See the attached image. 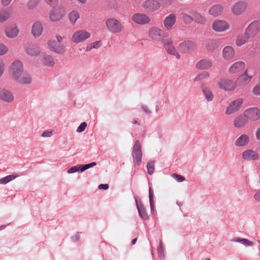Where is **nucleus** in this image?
<instances>
[{"label": "nucleus", "instance_id": "2eb2a0df", "mask_svg": "<svg viewBox=\"0 0 260 260\" xmlns=\"http://www.w3.org/2000/svg\"><path fill=\"white\" fill-rule=\"evenodd\" d=\"M134 198L136 202L137 208L140 216L143 220H147L148 219V216L141 200H139L138 198L135 196L134 197Z\"/></svg>", "mask_w": 260, "mask_h": 260}, {"label": "nucleus", "instance_id": "4d7b16f0", "mask_svg": "<svg viewBox=\"0 0 260 260\" xmlns=\"http://www.w3.org/2000/svg\"><path fill=\"white\" fill-rule=\"evenodd\" d=\"M93 47L95 49H98L102 46V42L101 41H96L92 43Z\"/></svg>", "mask_w": 260, "mask_h": 260}, {"label": "nucleus", "instance_id": "7c9ffc66", "mask_svg": "<svg viewBox=\"0 0 260 260\" xmlns=\"http://www.w3.org/2000/svg\"><path fill=\"white\" fill-rule=\"evenodd\" d=\"M223 8L221 5L216 4L213 5L209 10V13L214 16H218L220 15L222 12Z\"/></svg>", "mask_w": 260, "mask_h": 260}, {"label": "nucleus", "instance_id": "49530a36", "mask_svg": "<svg viewBox=\"0 0 260 260\" xmlns=\"http://www.w3.org/2000/svg\"><path fill=\"white\" fill-rule=\"evenodd\" d=\"M87 126V123L85 122H82L78 126L77 129L78 133H81L83 132Z\"/></svg>", "mask_w": 260, "mask_h": 260}, {"label": "nucleus", "instance_id": "603ef678", "mask_svg": "<svg viewBox=\"0 0 260 260\" xmlns=\"http://www.w3.org/2000/svg\"><path fill=\"white\" fill-rule=\"evenodd\" d=\"M173 176L174 177L175 179L178 182H181L185 180L184 177L180 175H177L175 174H173Z\"/></svg>", "mask_w": 260, "mask_h": 260}, {"label": "nucleus", "instance_id": "e2e57ef3", "mask_svg": "<svg viewBox=\"0 0 260 260\" xmlns=\"http://www.w3.org/2000/svg\"><path fill=\"white\" fill-rule=\"evenodd\" d=\"M254 199L260 202V191L256 192L254 195Z\"/></svg>", "mask_w": 260, "mask_h": 260}, {"label": "nucleus", "instance_id": "de8ad7c7", "mask_svg": "<svg viewBox=\"0 0 260 260\" xmlns=\"http://www.w3.org/2000/svg\"><path fill=\"white\" fill-rule=\"evenodd\" d=\"M242 244L245 245V246H252L253 245V243L252 242L248 240L247 239L243 238L241 240V243Z\"/></svg>", "mask_w": 260, "mask_h": 260}, {"label": "nucleus", "instance_id": "b1692460", "mask_svg": "<svg viewBox=\"0 0 260 260\" xmlns=\"http://www.w3.org/2000/svg\"><path fill=\"white\" fill-rule=\"evenodd\" d=\"M245 68V63L240 61L234 63L229 69V72L231 74H234L242 71Z\"/></svg>", "mask_w": 260, "mask_h": 260}, {"label": "nucleus", "instance_id": "8fccbe9b", "mask_svg": "<svg viewBox=\"0 0 260 260\" xmlns=\"http://www.w3.org/2000/svg\"><path fill=\"white\" fill-rule=\"evenodd\" d=\"M45 1L51 7L56 6L58 3V0H46Z\"/></svg>", "mask_w": 260, "mask_h": 260}, {"label": "nucleus", "instance_id": "5701e85b", "mask_svg": "<svg viewBox=\"0 0 260 260\" xmlns=\"http://www.w3.org/2000/svg\"><path fill=\"white\" fill-rule=\"evenodd\" d=\"M248 120L244 113L234 119V125L238 128L243 127L248 122Z\"/></svg>", "mask_w": 260, "mask_h": 260}, {"label": "nucleus", "instance_id": "864d4df0", "mask_svg": "<svg viewBox=\"0 0 260 260\" xmlns=\"http://www.w3.org/2000/svg\"><path fill=\"white\" fill-rule=\"evenodd\" d=\"M161 4L165 6L170 5L173 4L175 0H159Z\"/></svg>", "mask_w": 260, "mask_h": 260}, {"label": "nucleus", "instance_id": "f3484780", "mask_svg": "<svg viewBox=\"0 0 260 260\" xmlns=\"http://www.w3.org/2000/svg\"><path fill=\"white\" fill-rule=\"evenodd\" d=\"M144 9L149 12H153L159 9V3L155 0H147L143 4Z\"/></svg>", "mask_w": 260, "mask_h": 260}, {"label": "nucleus", "instance_id": "39448f33", "mask_svg": "<svg viewBox=\"0 0 260 260\" xmlns=\"http://www.w3.org/2000/svg\"><path fill=\"white\" fill-rule=\"evenodd\" d=\"M90 37L89 32L84 30H80L73 34L71 40L73 42L77 44L84 42Z\"/></svg>", "mask_w": 260, "mask_h": 260}, {"label": "nucleus", "instance_id": "6ab92c4d", "mask_svg": "<svg viewBox=\"0 0 260 260\" xmlns=\"http://www.w3.org/2000/svg\"><path fill=\"white\" fill-rule=\"evenodd\" d=\"M212 28L216 31L221 32L229 29V25L225 21L217 20L213 23Z\"/></svg>", "mask_w": 260, "mask_h": 260}, {"label": "nucleus", "instance_id": "f257e3e1", "mask_svg": "<svg viewBox=\"0 0 260 260\" xmlns=\"http://www.w3.org/2000/svg\"><path fill=\"white\" fill-rule=\"evenodd\" d=\"M132 157L135 166H139L142 162V146L139 140L135 142L133 147Z\"/></svg>", "mask_w": 260, "mask_h": 260}, {"label": "nucleus", "instance_id": "69168bd1", "mask_svg": "<svg viewBox=\"0 0 260 260\" xmlns=\"http://www.w3.org/2000/svg\"><path fill=\"white\" fill-rule=\"evenodd\" d=\"M72 239L74 242L78 241L79 239V233H77L75 236H73L72 237Z\"/></svg>", "mask_w": 260, "mask_h": 260}, {"label": "nucleus", "instance_id": "0eeeda50", "mask_svg": "<svg viewBox=\"0 0 260 260\" xmlns=\"http://www.w3.org/2000/svg\"><path fill=\"white\" fill-rule=\"evenodd\" d=\"M66 14L64 9L57 7L51 10L49 13V18L52 21L56 22L61 20Z\"/></svg>", "mask_w": 260, "mask_h": 260}, {"label": "nucleus", "instance_id": "58836bf2", "mask_svg": "<svg viewBox=\"0 0 260 260\" xmlns=\"http://www.w3.org/2000/svg\"><path fill=\"white\" fill-rule=\"evenodd\" d=\"M11 14L8 10H3L0 12V22L3 23L7 20L10 17Z\"/></svg>", "mask_w": 260, "mask_h": 260}, {"label": "nucleus", "instance_id": "7ed1b4c3", "mask_svg": "<svg viewBox=\"0 0 260 260\" xmlns=\"http://www.w3.org/2000/svg\"><path fill=\"white\" fill-rule=\"evenodd\" d=\"M168 33L157 27L149 29V36L153 40L162 42L165 38L168 37Z\"/></svg>", "mask_w": 260, "mask_h": 260}, {"label": "nucleus", "instance_id": "bf43d9fd", "mask_svg": "<svg viewBox=\"0 0 260 260\" xmlns=\"http://www.w3.org/2000/svg\"><path fill=\"white\" fill-rule=\"evenodd\" d=\"M43 137H50L52 136V132L46 131L42 134Z\"/></svg>", "mask_w": 260, "mask_h": 260}, {"label": "nucleus", "instance_id": "79ce46f5", "mask_svg": "<svg viewBox=\"0 0 260 260\" xmlns=\"http://www.w3.org/2000/svg\"><path fill=\"white\" fill-rule=\"evenodd\" d=\"M149 199L151 212H152L154 211V193L150 187L149 189Z\"/></svg>", "mask_w": 260, "mask_h": 260}, {"label": "nucleus", "instance_id": "37998d69", "mask_svg": "<svg viewBox=\"0 0 260 260\" xmlns=\"http://www.w3.org/2000/svg\"><path fill=\"white\" fill-rule=\"evenodd\" d=\"M209 73L208 72H203L201 74L198 75L194 79V81H199L204 79L207 78L209 77Z\"/></svg>", "mask_w": 260, "mask_h": 260}, {"label": "nucleus", "instance_id": "bb28decb", "mask_svg": "<svg viewBox=\"0 0 260 260\" xmlns=\"http://www.w3.org/2000/svg\"><path fill=\"white\" fill-rule=\"evenodd\" d=\"M212 66L211 60L204 59L198 61L196 64V68L200 70H207Z\"/></svg>", "mask_w": 260, "mask_h": 260}, {"label": "nucleus", "instance_id": "4c0bfd02", "mask_svg": "<svg viewBox=\"0 0 260 260\" xmlns=\"http://www.w3.org/2000/svg\"><path fill=\"white\" fill-rule=\"evenodd\" d=\"M79 14L76 11H73L71 12L69 14L70 21L72 24H75L77 20L79 19Z\"/></svg>", "mask_w": 260, "mask_h": 260}, {"label": "nucleus", "instance_id": "680f3d73", "mask_svg": "<svg viewBox=\"0 0 260 260\" xmlns=\"http://www.w3.org/2000/svg\"><path fill=\"white\" fill-rule=\"evenodd\" d=\"M109 188V185L107 184H101L99 185L100 189L106 190Z\"/></svg>", "mask_w": 260, "mask_h": 260}, {"label": "nucleus", "instance_id": "72a5a7b5", "mask_svg": "<svg viewBox=\"0 0 260 260\" xmlns=\"http://www.w3.org/2000/svg\"><path fill=\"white\" fill-rule=\"evenodd\" d=\"M220 45V42L218 40H211L208 41L206 47L209 50L213 51L217 49Z\"/></svg>", "mask_w": 260, "mask_h": 260}, {"label": "nucleus", "instance_id": "0e129e2a", "mask_svg": "<svg viewBox=\"0 0 260 260\" xmlns=\"http://www.w3.org/2000/svg\"><path fill=\"white\" fill-rule=\"evenodd\" d=\"M255 137L257 140H260V127L256 131Z\"/></svg>", "mask_w": 260, "mask_h": 260}, {"label": "nucleus", "instance_id": "423d86ee", "mask_svg": "<svg viewBox=\"0 0 260 260\" xmlns=\"http://www.w3.org/2000/svg\"><path fill=\"white\" fill-rule=\"evenodd\" d=\"M106 24L109 30L113 33H118L122 30L121 23L115 19H108L106 22Z\"/></svg>", "mask_w": 260, "mask_h": 260}, {"label": "nucleus", "instance_id": "6e6d98bb", "mask_svg": "<svg viewBox=\"0 0 260 260\" xmlns=\"http://www.w3.org/2000/svg\"><path fill=\"white\" fill-rule=\"evenodd\" d=\"M96 163L95 162H92L91 163L85 164V165H83L84 166V168L86 170L90 168H92V167L96 166Z\"/></svg>", "mask_w": 260, "mask_h": 260}, {"label": "nucleus", "instance_id": "4be33fe9", "mask_svg": "<svg viewBox=\"0 0 260 260\" xmlns=\"http://www.w3.org/2000/svg\"><path fill=\"white\" fill-rule=\"evenodd\" d=\"M176 21V16L175 14H170L167 16L164 20L165 27L169 30L171 29L175 24Z\"/></svg>", "mask_w": 260, "mask_h": 260}, {"label": "nucleus", "instance_id": "3c124183", "mask_svg": "<svg viewBox=\"0 0 260 260\" xmlns=\"http://www.w3.org/2000/svg\"><path fill=\"white\" fill-rule=\"evenodd\" d=\"M78 171H79V169H78V166L77 165V166H73V167H71V168H70L67 171V172L69 174H72L74 173L77 172Z\"/></svg>", "mask_w": 260, "mask_h": 260}, {"label": "nucleus", "instance_id": "cd10ccee", "mask_svg": "<svg viewBox=\"0 0 260 260\" xmlns=\"http://www.w3.org/2000/svg\"><path fill=\"white\" fill-rule=\"evenodd\" d=\"M19 29L15 25H12L6 29V34L8 38H14L18 34Z\"/></svg>", "mask_w": 260, "mask_h": 260}, {"label": "nucleus", "instance_id": "c756f323", "mask_svg": "<svg viewBox=\"0 0 260 260\" xmlns=\"http://www.w3.org/2000/svg\"><path fill=\"white\" fill-rule=\"evenodd\" d=\"M43 65L49 67H52L55 64L54 60L51 55L44 54L41 59Z\"/></svg>", "mask_w": 260, "mask_h": 260}, {"label": "nucleus", "instance_id": "4468645a", "mask_svg": "<svg viewBox=\"0 0 260 260\" xmlns=\"http://www.w3.org/2000/svg\"><path fill=\"white\" fill-rule=\"evenodd\" d=\"M243 103L242 99H238L232 102L227 107L225 113L227 115H230L237 111L240 108Z\"/></svg>", "mask_w": 260, "mask_h": 260}, {"label": "nucleus", "instance_id": "052dcab7", "mask_svg": "<svg viewBox=\"0 0 260 260\" xmlns=\"http://www.w3.org/2000/svg\"><path fill=\"white\" fill-rule=\"evenodd\" d=\"M5 69L4 63L2 61H0V77L3 75Z\"/></svg>", "mask_w": 260, "mask_h": 260}, {"label": "nucleus", "instance_id": "412c9836", "mask_svg": "<svg viewBox=\"0 0 260 260\" xmlns=\"http://www.w3.org/2000/svg\"><path fill=\"white\" fill-rule=\"evenodd\" d=\"M252 75L248 74V70H246L243 74L241 75L237 79L236 83L237 86H242L247 84L251 80Z\"/></svg>", "mask_w": 260, "mask_h": 260}, {"label": "nucleus", "instance_id": "ea45409f", "mask_svg": "<svg viewBox=\"0 0 260 260\" xmlns=\"http://www.w3.org/2000/svg\"><path fill=\"white\" fill-rule=\"evenodd\" d=\"M181 18L186 24H189L193 22V16H191L185 13L181 14Z\"/></svg>", "mask_w": 260, "mask_h": 260}, {"label": "nucleus", "instance_id": "c85d7f7f", "mask_svg": "<svg viewBox=\"0 0 260 260\" xmlns=\"http://www.w3.org/2000/svg\"><path fill=\"white\" fill-rule=\"evenodd\" d=\"M27 54L31 56H36L40 53V50L37 45L29 44L25 49Z\"/></svg>", "mask_w": 260, "mask_h": 260}, {"label": "nucleus", "instance_id": "f03ea898", "mask_svg": "<svg viewBox=\"0 0 260 260\" xmlns=\"http://www.w3.org/2000/svg\"><path fill=\"white\" fill-rule=\"evenodd\" d=\"M9 73L15 80L18 79L23 73L22 63L18 60L14 61L10 67Z\"/></svg>", "mask_w": 260, "mask_h": 260}, {"label": "nucleus", "instance_id": "dca6fc26", "mask_svg": "<svg viewBox=\"0 0 260 260\" xmlns=\"http://www.w3.org/2000/svg\"><path fill=\"white\" fill-rule=\"evenodd\" d=\"M132 20L136 23L139 24H145L150 21V18L145 14L141 13H136L132 17Z\"/></svg>", "mask_w": 260, "mask_h": 260}, {"label": "nucleus", "instance_id": "9d476101", "mask_svg": "<svg viewBox=\"0 0 260 260\" xmlns=\"http://www.w3.org/2000/svg\"><path fill=\"white\" fill-rule=\"evenodd\" d=\"M260 30V21H254L249 25L246 29V35L252 37L256 35Z\"/></svg>", "mask_w": 260, "mask_h": 260}, {"label": "nucleus", "instance_id": "ddd939ff", "mask_svg": "<svg viewBox=\"0 0 260 260\" xmlns=\"http://www.w3.org/2000/svg\"><path fill=\"white\" fill-rule=\"evenodd\" d=\"M242 157L247 161H255L259 158V154L256 151L252 149H247L243 152Z\"/></svg>", "mask_w": 260, "mask_h": 260}, {"label": "nucleus", "instance_id": "2f4dec72", "mask_svg": "<svg viewBox=\"0 0 260 260\" xmlns=\"http://www.w3.org/2000/svg\"><path fill=\"white\" fill-rule=\"evenodd\" d=\"M249 138L246 135H241L235 141V145L238 147L245 146L248 143Z\"/></svg>", "mask_w": 260, "mask_h": 260}, {"label": "nucleus", "instance_id": "a19ab883", "mask_svg": "<svg viewBox=\"0 0 260 260\" xmlns=\"http://www.w3.org/2000/svg\"><path fill=\"white\" fill-rule=\"evenodd\" d=\"M250 38V37H248V36H246V34H245V36H238L236 40V45L238 46H242L243 44L245 43Z\"/></svg>", "mask_w": 260, "mask_h": 260}, {"label": "nucleus", "instance_id": "338daca9", "mask_svg": "<svg viewBox=\"0 0 260 260\" xmlns=\"http://www.w3.org/2000/svg\"><path fill=\"white\" fill-rule=\"evenodd\" d=\"M12 0H2V3L4 6H8Z\"/></svg>", "mask_w": 260, "mask_h": 260}, {"label": "nucleus", "instance_id": "c9c22d12", "mask_svg": "<svg viewBox=\"0 0 260 260\" xmlns=\"http://www.w3.org/2000/svg\"><path fill=\"white\" fill-rule=\"evenodd\" d=\"M22 173H21L20 175L18 174H11L7 175L1 179H0V184H6L10 181L14 180L17 177H19L20 175H22Z\"/></svg>", "mask_w": 260, "mask_h": 260}, {"label": "nucleus", "instance_id": "774afa93", "mask_svg": "<svg viewBox=\"0 0 260 260\" xmlns=\"http://www.w3.org/2000/svg\"><path fill=\"white\" fill-rule=\"evenodd\" d=\"M94 48L93 47V45L92 44V43L89 44L87 45V47H86V50L87 51H90L92 49Z\"/></svg>", "mask_w": 260, "mask_h": 260}, {"label": "nucleus", "instance_id": "f8f14e48", "mask_svg": "<svg viewBox=\"0 0 260 260\" xmlns=\"http://www.w3.org/2000/svg\"><path fill=\"white\" fill-rule=\"evenodd\" d=\"M248 120L256 121L260 118V110L257 108H251L244 111Z\"/></svg>", "mask_w": 260, "mask_h": 260}, {"label": "nucleus", "instance_id": "c03bdc74", "mask_svg": "<svg viewBox=\"0 0 260 260\" xmlns=\"http://www.w3.org/2000/svg\"><path fill=\"white\" fill-rule=\"evenodd\" d=\"M147 169L148 173L149 175H152L155 170L154 168V161H149L147 165Z\"/></svg>", "mask_w": 260, "mask_h": 260}, {"label": "nucleus", "instance_id": "6e6552de", "mask_svg": "<svg viewBox=\"0 0 260 260\" xmlns=\"http://www.w3.org/2000/svg\"><path fill=\"white\" fill-rule=\"evenodd\" d=\"M162 42H163L164 47L169 54L175 56L177 59L180 58V56L174 47L171 38L164 39Z\"/></svg>", "mask_w": 260, "mask_h": 260}, {"label": "nucleus", "instance_id": "473e14b6", "mask_svg": "<svg viewBox=\"0 0 260 260\" xmlns=\"http://www.w3.org/2000/svg\"><path fill=\"white\" fill-rule=\"evenodd\" d=\"M16 81L21 84H27L31 83V78L28 74L23 73L21 76L19 77V79H16Z\"/></svg>", "mask_w": 260, "mask_h": 260}, {"label": "nucleus", "instance_id": "9b49d317", "mask_svg": "<svg viewBox=\"0 0 260 260\" xmlns=\"http://www.w3.org/2000/svg\"><path fill=\"white\" fill-rule=\"evenodd\" d=\"M247 4L245 1H239L234 4L232 8V12L235 15H240L246 10Z\"/></svg>", "mask_w": 260, "mask_h": 260}, {"label": "nucleus", "instance_id": "13d9d810", "mask_svg": "<svg viewBox=\"0 0 260 260\" xmlns=\"http://www.w3.org/2000/svg\"><path fill=\"white\" fill-rule=\"evenodd\" d=\"M141 108L145 113L147 114H150L151 113V111L149 109L147 106L145 105H142Z\"/></svg>", "mask_w": 260, "mask_h": 260}, {"label": "nucleus", "instance_id": "09e8293b", "mask_svg": "<svg viewBox=\"0 0 260 260\" xmlns=\"http://www.w3.org/2000/svg\"><path fill=\"white\" fill-rule=\"evenodd\" d=\"M8 51L7 46L3 44H0V55H3L6 54Z\"/></svg>", "mask_w": 260, "mask_h": 260}, {"label": "nucleus", "instance_id": "a18cd8bd", "mask_svg": "<svg viewBox=\"0 0 260 260\" xmlns=\"http://www.w3.org/2000/svg\"><path fill=\"white\" fill-rule=\"evenodd\" d=\"M40 2V0H30L27 4V7L29 9L32 10L35 9Z\"/></svg>", "mask_w": 260, "mask_h": 260}, {"label": "nucleus", "instance_id": "a878e982", "mask_svg": "<svg viewBox=\"0 0 260 260\" xmlns=\"http://www.w3.org/2000/svg\"><path fill=\"white\" fill-rule=\"evenodd\" d=\"M222 54L225 59L230 60L234 57L235 51L232 47L228 46L223 48Z\"/></svg>", "mask_w": 260, "mask_h": 260}, {"label": "nucleus", "instance_id": "e433bc0d", "mask_svg": "<svg viewBox=\"0 0 260 260\" xmlns=\"http://www.w3.org/2000/svg\"><path fill=\"white\" fill-rule=\"evenodd\" d=\"M202 92L205 99L209 102L212 101L213 99V94L211 90L207 87H202Z\"/></svg>", "mask_w": 260, "mask_h": 260}, {"label": "nucleus", "instance_id": "f704fd0d", "mask_svg": "<svg viewBox=\"0 0 260 260\" xmlns=\"http://www.w3.org/2000/svg\"><path fill=\"white\" fill-rule=\"evenodd\" d=\"M193 16V21L199 24H203L206 22V18L200 13L197 12L192 13Z\"/></svg>", "mask_w": 260, "mask_h": 260}, {"label": "nucleus", "instance_id": "1a4fd4ad", "mask_svg": "<svg viewBox=\"0 0 260 260\" xmlns=\"http://www.w3.org/2000/svg\"><path fill=\"white\" fill-rule=\"evenodd\" d=\"M197 48V45L191 41H184L179 44L178 49L182 53H188Z\"/></svg>", "mask_w": 260, "mask_h": 260}, {"label": "nucleus", "instance_id": "20e7f679", "mask_svg": "<svg viewBox=\"0 0 260 260\" xmlns=\"http://www.w3.org/2000/svg\"><path fill=\"white\" fill-rule=\"evenodd\" d=\"M218 85L220 89L225 91H233L237 86L236 82L228 78L220 79L218 82Z\"/></svg>", "mask_w": 260, "mask_h": 260}, {"label": "nucleus", "instance_id": "393cba45", "mask_svg": "<svg viewBox=\"0 0 260 260\" xmlns=\"http://www.w3.org/2000/svg\"><path fill=\"white\" fill-rule=\"evenodd\" d=\"M43 32L42 24L40 22H36L32 26L31 33L35 37H38Z\"/></svg>", "mask_w": 260, "mask_h": 260}, {"label": "nucleus", "instance_id": "5fc2aeb1", "mask_svg": "<svg viewBox=\"0 0 260 260\" xmlns=\"http://www.w3.org/2000/svg\"><path fill=\"white\" fill-rule=\"evenodd\" d=\"M252 91L255 95H260V83L254 87Z\"/></svg>", "mask_w": 260, "mask_h": 260}, {"label": "nucleus", "instance_id": "aec40b11", "mask_svg": "<svg viewBox=\"0 0 260 260\" xmlns=\"http://www.w3.org/2000/svg\"><path fill=\"white\" fill-rule=\"evenodd\" d=\"M0 100L6 103H12L14 100V96L10 91L0 89Z\"/></svg>", "mask_w": 260, "mask_h": 260}, {"label": "nucleus", "instance_id": "a211bd4d", "mask_svg": "<svg viewBox=\"0 0 260 260\" xmlns=\"http://www.w3.org/2000/svg\"><path fill=\"white\" fill-rule=\"evenodd\" d=\"M48 48L52 51L57 54H63L64 52V48L55 41H49L48 42Z\"/></svg>", "mask_w": 260, "mask_h": 260}]
</instances>
